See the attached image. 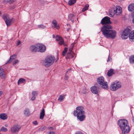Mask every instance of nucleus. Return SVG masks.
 <instances>
[{
    "label": "nucleus",
    "mask_w": 134,
    "mask_h": 134,
    "mask_svg": "<svg viewBox=\"0 0 134 134\" xmlns=\"http://www.w3.org/2000/svg\"><path fill=\"white\" fill-rule=\"evenodd\" d=\"M75 134H84L83 133L79 131L76 132Z\"/></svg>",
    "instance_id": "43"
},
{
    "label": "nucleus",
    "mask_w": 134,
    "mask_h": 134,
    "mask_svg": "<svg viewBox=\"0 0 134 134\" xmlns=\"http://www.w3.org/2000/svg\"><path fill=\"white\" fill-rule=\"evenodd\" d=\"M45 110L44 109H43L41 111L40 115V119H43L45 115Z\"/></svg>",
    "instance_id": "17"
},
{
    "label": "nucleus",
    "mask_w": 134,
    "mask_h": 134,
    "mask_svg": "<svg viewBox=\"0 0 134 134\" xmlns=\"http://www.w3.org/2000/svg\"><path fill=\"white\" fill-rule=\"evenodd\" d=\"M67 25L69 26V27L67 28L66 30L68 32L69 31V30H70V29L71 28V26L69 24H67Z\"/></svg>",
    "instance_id": "37"
},
{
    "label": "nucleus",
    "mask_w": 134,
    "mask_h": 134,
    "mask_svg": "<svg viewBox=\"0 0 134 134\" xmlns=\"http://www.w3.org/2000/svg\"><path fill=\"white\" fill-rule=\"evenodd\" d=\"M87 10V9H86L85 7H84L83 8L82 10V12H84L85 11Z\"/></svg>",
    "instance_id": "49"
},
{
    "label": "nucleus",
    "mask_w": 134,
    "mask_h": 134,
    "mask_svg": "<svg viewBox=\"0 0 134 134\" xmlns=\"http://www.w3.org/2000/svg\"><path fill=\"white\" fill-rule=\"evenodd\" d=\"M67 48L66 47H65L64 48V50L63 51L62 53V55L63 56H64L65 54L66 53L67 51Z\"/></svg>",
    "instance_id": "34"
},
{
    "label": "nucleus",
    "mask_w": 134,
    "mask_h": 134,
    "mask_svg": "<svg viewBox=\"0 0 134 134\" xmlns=\"http://www.w3.org/2000/svg\"><path fill=\"white\" fill-rule=\"evenodd\" d=\"M72 49L70 48V49L69 50V52H72Z\"/></svg>",
    "instance_id": "53"
},
{
    "label": "nucleus",
    "mask_w": 134,
    "mask_h": 134,
    "mask_svg": "<svg viewBox=\"0 0 134 134\" xmlns=\"http://www.w3.org/2000/svg\"><path fill=\"white\" fill-rule=\"evenodd\" d=\"M66 77L67 76H66L65 77V79H66V80H67V78H66Z\"/></svg>",
    "instance_id": "57"
},
{
    "label": "nucleus",
    "mask_w": 134,
    "mask_h": 134,
    "mask_svg": "<svg viewBox=\"0 0 134 134\" xmlns=\"http://www.w3.org/2000/svg\"><path fill=\"white\" fill-rule=\"evenodd\" d=\"M131 30L130 29L127 28L125 29L123 31V33H124V34L127 35V36H129V34Z\"/></svg>",
    "instance_id": "20"
},
{
    "label": "nucleus",
    "mask_w": 134,
    "mask_h": 134,
    "mask_svg": "<svg viewBox=\"0 0 134 134\" xmlns=\"http://www.w3.org/2000/svg\"><path fill=\"white\" fill-rule=\"evenodd\" d=\"M5 126L6 127H7L8 126V125L7 124H5Z\"/></svg>",
    "instance_id": "56"
},
{
    "label": "nucleus",
    "mask_w": 134,
    "mask_h": 134,
    "mask_svg": "<svg viewBox=\"0 0 134 134\" xmlns=\"http://www.w3.org/2000/svg\"><path fill=\"white\" fill-rule=\"evenodd\" d=\"M91 90L93 94H97L98 93L97 87L95 86L91 87Z\"/></svg>",
    "instance_id": "15"
},
{
    "label": "nucleus",
    "mask_w": 134,
    "mask_h": 134,
    "mask_svg": "<svg viewBox=\"0 0 134 134\" xmlns=\"http://www.w3.org/2000/svg\"><path fill=\"white\" fill-rule=\"evenodd\" d=\"M97 81L98 83L101 85L103 88L106 90L108 89V82L104 81V78L103 77H99L97 79Z\"/></svg>",
    "instance_id": "5"
},
{
    "label": "nucleus",
    "mask_w": 134,
    "mask_h": 134,
    "mask_svg": "<svg viewBox=\"0 0 134 134\" xmlns=\"http://www.w3.org/2000/svg\"><path fill=\"white\" fill-rule=\"evenodd\" d=\"M130 62L132 63H134V55L131 56L129 58Z\"/></svg>",
    "instance_id": "32"
},
{
    "label": "nucleus",
    "mask_w": 134,
    "mask_h": 134,
    "mask_svg": "<svg viewBox=\"0 0 134 134\" xmlns=\"http://www.w3.org/2000/svg\"><path fill=\"white\" fill-rule=\"evenodd\" d=\"M117 87V82H113L111 85L110 88L112 91H115L116 90Z\"/></svg>",
    "instance_id": "12"
},
{
    "label": "nucleus",
    "mask_w": 134,
    "mask_h": 134,
    "mask_svg": "<svg viewBox=\"0 0 134 134\" xmlns=\"http://www.w3.org/2000/svg\"><path fill=\"white\" fill-rule=\"evenodd\" d=\"M129 37L130 39H134V30L130 32L129 35Z\"/></svg>",
    "instance_id": "19"
},
{
    "label": "nucleus",
    "mask_w": 134,
    "mask_h": 134,
    "mask_svg": "<svg viewBox=\"0 0 134 134\" xmlns=\"http://www.w3.org/2000/svg\"><path fill=\"white\" fill-rule=\"evenodd\" d=\"M1 130L4 132H6L8 130L6 128L4 127H2L1 129Z\"/></svg>",
    "instance_id": "35"
},
{
    "label": "nucleus",
    "mask_w": 134,
    "mask_h": 134,
    "mask_svg": "<svg viewBox=\"0 0 134 134\" xmlns=\"http://www.w3.org/2000/svg\"><path fill=\"white\" fill-rule=\"evenodd\" d=\"M119 82H118V88H121V85L120 83H118Z\"/></svg>",
    "instance_id": "42"
},
{
    "label": "nucleus",
    "mask_w": 134,
    "mask_h": 134,
    "mask_svg": "<svg viewBox=\"0 0 134 134\" xmlns=\"http://www.w3.org/2000/svg\"><path fill=\"white\" fill-rule=\"evenodd\" d=\"M52 23L53 24L52 26L56 28L57 29H58L59 28V26L57 22L55 20H53L52 21Z\"/></svg>",
    "instance_id": "13"
},
{
    "label": "nucleus",
    "mask_w": 134,
    "mask_h": 134,
    "mask_svg": "<svg viewBox=\"0 0 134 134\" xmlns=\"http://www.w3.org/2000/svg\"><path fill=\"white\" fill-rule=\"evenodd\" d=\"M114 73V71L112 69L109 70L107 72V75L109 76H111Z\"/></svg>",
    "instance_id": "25"
},
{
    "label": "nucleus",
    "mask_w": 134,
    "mask_h": 134,
    "mask_svg": "<svg viewBox=\"0 0 134 134\" xmlns=\"http://www.w3.org/2000/svg\"><path fill=\"white\" fill-rule=\"evenodd\" d=\"M0 118L4 120L7 118V115L5 113H2L0 115Z\"/></svg>",
    "instance_id": "21"
},
{
    "label": "nucleus",
    "mask_w": 134,
    "mask_h": 134,
    "mask_svg": "<svg viewBox=\"0 0 134 134\" xmlns=\"http://www.w3.org/2000/svg\"><path fill=\"white\" fill-rule=\"evenodd\" d=\"M3 18L5 21V23L7 26H9L13 22V19L10 18L9 15L7 14H4L3 16Z\"/></svg>",
    "instance_id": "6"
},
{
    "label": "nucleus",
    "mask_w": 134,
    "mask_h": 134,
    "mask_svg": "<svg viewBox=\"0 0 134 134\" xmlns=\"http://www.w3.org/2000/svg\"><path fill=\"white\" fill-rule=\"evenodd\" d=\"M0 76L2 78H4L5 77V73L3 69L0 67Z\"/></svg>",
    "instance_id": "14"
},
{
    "label": "nucleus",
    "mask_w": 134,
    "mask_h": 134,
    "mask_svg": "<svg viewBox=\"0 0 134 134\" xmlns=\"http://www.w3.org/2000/svg\"><path fill=\"white\" fill-rule=\"evenodd\" d=\"M37 27H38V28L42 29H44L46 27V26H44V25L43 24L38 25L37 26Z\"/></svg>",
    "instance_id": "33"
},
{
    "label": "nucleus",
    "mask_w": 134,
    "mask_h": 134,
    "mask_svg": "<svg viewBox=\"0 0 134 134\" xmlns=\"http://www.w3.org/2000/svg\"><path fill=\"white\" fill-rule=\"evenodd\" d=\"M14 8V7H12V9H13Z\"/></svg>",
    "instance_id": "61"
},
{
    "label": "nucleus",
    "mask_w": 134,
    "mask_h": 134,
    "mask_svg": "<svg viewBox=\"0 0 134 134\" xmlns=\"http://www.w3.org/2000/svg\"><path fill=\"white\" fill-rule=\"evenodd\" d=\"M35 96H32V97L31 99V100L32 101L34 100L35 99Z\"/></svg>",
    "instance_id": "40"
},
{
    "label": "nucleus",
    "mask_w": 134,
    "mask_h": 134,
    "mask_svg": "<svg viewBox=\"0 0 134 134\" xmlns=\"http://www.w3.org/2000/svg\"><path fill=\"white\" fill-rule=\"evenodd\" d=\"M18 62H19L18 60H16L13 62V64H15L16 63H18Z\"/></svg>",
    "instance_id": "41"
},
{
    "label": "nucleus",
    "mask_w": 134,
    "mask_h": 134,
    "mask_svg": "<svg viewBox=\"0 0 134 134\" xmlns=\"http://www.w3.org/2000/svg\"><path fill=\"white\" fill-rule=\"evenodd\" d=\"M76 109L74 111V116H76L77 119L80 121H83L86 117L85 112L83 110V107L82 106L77 107L76 108Z\"/></svg>",
    "instance_id": "2"
},
{
    "label": "nucleus",
    "mask_w": 134,
    "mask_h": 134,
    "mask_svg": "<svg viewBox=\"0 0 134 134\" xmlns=\"http://www.w3.org/2000/svg\"><path fill=\"white\" fill-rule=\"evenodd\" d=\"M133 134H134V133H133Z\"/></svg>",
    "instance_id": "62"
},
{
    "label": "nucleus",
    "mask_w": 134,
    "mask_h": 134,
    "mask_svg": "<svg viewBox=\"0 0 134 134\" xmlns=\"http://www.w3.org/2000/svg\"><path fill=\"white\" fill-rule=\"evenodd\" d=\"M74 43H72L71 45L70 48H71L72 49L74 47Z\"/></svg>",
    "instance_id": "45"
},
{
    "label": "nucleus",
    "mask_w": 134,
    "mask_h": 134,
    "mask_svg": "<svg viewBox=\"0 0 134 134\" xmlns=\"http://www.w3.org/2000/svg\"><path fill=\"white\" fill-rule=\"evenodd\" d=\"M122 12V8L118 6V15L121 14Z\"/></svg>",
    "instance_id": "29"
},
{
    "label": "nucleus",
    "mask_w": 134,
    "mask_h": 134,
    "mask_svg": "<svg viewBox=\"0 0 134 134\" xmlns=\"http://www.w3.org/2000/svg\"><path fill=\"white\" fill-rule=\"evenodd\" d=\"M32 96H34L35 97L37 95V92L36 91H33L32 92Z\"/></svg>",
    "instance_id": "36"
},
{
    "label": "nucleus",
    "mask_w": 134,
    "mask_h": 134,
    "mask_svg": "<svg viewBox=\"0 0 134 134\" xmlns=\"http://www.w3.org/2000/svg\"><path fill=\"white\" fill-rule=\"evenodd\" d=\"M128 9L130 11H132L134 10V4H131L129 5Z\"/></svg>",
    "instance_id": "22"
},
{
    "label": "nucleus",
    "mask_w": 134,
    "mask_h": 134,
    "mask_svg": "<svg viewBox=\"0 0 134 134\" xmlns=\"http://www.w3.org/2000/svg\"><path fill=\"white\" fill-rule=\"evenodd\" d=\"M117 7L116 6V8L110 9L108 13V15L110 17H113L117 13Z\"/></svg>",
    "instance_id": "9"
},
{
    "label": "nucleus",
    "mask_w": 134,
    "mask_h": 134,
    "mask_svg": "<svg viewBox=\"0 0 134 134\" xmlns=\"http://www.w3.org/2000/svg\"><path fill=\"white\" fill-rule=\"evenodd\" d=\"M15 0H8V2L9 3L11 4L15 1Z\"/></svg>",
    "instance_id": "39"
},
{
    "label": "nucleus",
    "mask_w": 134,
    "mask_h": 134,
    "mask_svg": "<svg viewBox=\"0 0 134 134\" xmlns=\"http://www.w3.org/2000/svg\"><path fill=\"white\" fill-rule=\"evenodd\" d=\"M56 40L58 41H59V44L60 45H61L63 44L65 46H66V44L64 43L63 40L62 38V37L60 36H59L58 35H57L55 37Z\"/></svg>",
    "instance_id": "11"
},
{
    "label": "nucleus",
    "mask_w": 134,
    "mask_h": 134,
    "mask_svg": "<svg viewBox=\"0 0 134 134\" xmlns=\"http://www.w3.org/2000/svg\"><path fill=\"white\" fill-rule=\"evenodd\" d=\"M20 43H21L20 41H18V42H17V46L19 44H20Z\"/></svg>",
    "instance_id": "51"
},
{
    "label": "nucleus",
    "mask_w": 134,
    "mask_h": 134,
    "mask_svg": "<svg viewBox=\"0 0 134 134\" xmlns=\"http://www.w3.org/2000/svg\"><path fill=\"white\" fill-rule=\"evenodd\" d=\"M30 112L29 110L28 109H26L24 111V114L26 116H28L30 115Z\"/></svg>",
    "instance_id": "26"
},
{
    "label": "nucleus",
    "mask_w": 134,
    "mask_h": 134,
    "mask_svg": "<svg viewBox=\"0 0 134 134\" xmlns=\"http://www.w3.org/2000/svg\"><path fill=\"white\" fill-rule=\"evenodd\" d=\"M68 59L69 58H72L73 57V55L70 52H68L67 53Z\"/></svg>",
    "instance_id": "31"
},
{
    "label": "nucleus",
    "mask_w": 134,
    "mask_h": 134,
    "mask_svg": "<svg viewBox=\"0 0 134 134\" xmlns=\"http://www.w3.org/2000/svg\"><path fill=\"white\" fill-rule=\"evenodd\" d=\"M16 58V55H13L12 56H11L10 57V59L7 62L6 64H7L8 63H10L12 61V60H14Z\"/></svg>",
    "instance_id": "18"
},
{
    "label": "nucleus",
    "mask_w": 134,
    "mask_h": 134,
    "mask_svg": "<svg viewBox=\"0 0 134 134\" xmlns=\"http://www.w3.org/2000/svg\"><path fill=\"white\" fill-rule=\"evenodd\" d=\"M2 92L1 91H0V96L2 94Z\"/></svg>",
    "instance_id": "54"
},
{
    "label": "nucleus",
    "mask_w": 134,
    "mask_h": 134,
    "mask_svg": "<svg viewBox=\"0 0 134 134\" xmlns=\"http://www.w3.org/2000/svg\"><path fill=\"white\" fill-rule=\"evenodd\" d=\"M21 128V126L18 125H14L11 128V131L12 133L17 132Z\"/></svg>",
    "instance_id": "10"
},
{
    "label": "nucleus",
    "mask_w": 134,
    "mask_h": 134,
    "mask_svg": "<svg viewBox=\"0 0 134 134\" xmlns=\"http://www.w3.org/2000/svg\"><path fill=\"white\" fill-rule=\"evenodd\" d=\"M1 11H0V15H1Z\"/></svg>",
    "instance_id": "59"
},
{
    "label": "nucleus",
    "mask_w": 134,
    "mask_h": 134,
    "mask_svg": "<svg viewBox=\"0 0 134 134\" xmlns=\"http://www.w3.org/2000/svg\"><path fill=\"white\" fill-rule=\"evenodd\" d=\"M55 132L53 131H50L49 132V134H54Z\"/></svg>",
    "instance_id": "50"
},
{
    "label": "nucleus",
    "mask_w": 134,
    "mask_h": 134,
    "mask_svg": "<svg viewBox=\"0 0 134 134\" xmlns=\"http://www.w3.org/2000/svg\"><path fill=\"white\" fill-rule=\"evenodd\" d=\"M30 51L32 52H35L38 51L37 44L35 46H32L30 48Z\"/></svg>",
    "instance_id": "16"
},
{
    "label": "nucleus",
    "mask_w": 134,
    "mask_h": 134,
    "mask_svg": "<svg viewBox=\"0 0 134 134\" xmlns=\"http://www.w3.org/2000/svg\"><path fill=\"white\" fill-rule=\"evenodd\" d=\"M25 81V79L23 78H20L18 80V85L19 84V83H23Z\"/></svg>",
    "instance_id": "28"
},
{
    "label": "nucleus",
    "mask_w": 134,
    "mask_h": 134,
    "mask_svg": "<svg viewBox=\"0 0 134 134\" xmlns=\"http://www.w3.org/2000/svg\"><path fill=\"white\" fill-rule=\"evenodd\" d=\"M74 15L72 14H70L68 16L69 19L70 20L72 23L74 22Z\"/></svg>",
    "instance_id": "24"
},
{
    "label": "nucleus",
    "mask_w": 134,
    "mask_h": 134,
    "mask_svg": "<svg viewBox=\"0 0 134 134\" xmlns=\"http://www.w3.org/2000/svg\"><path fill=\"white\" fill-rule=\"evenodd\" d=\"M132 15L133 17V19L132 20V22L133 23H134V12L132 13Z\"/></svg>",
    "instance_id": "47"
},
{
    "label": "nucleus",
    "mask_w": 134,
    "mask_h": 134,
    "mask_svg": "<svg viewBox=\"0 0 134 134\" xmlns=\"http://www.w3.org/2000/svg\"><path fill=\"white\" fill-rule=\"evenodd\" d=\"M69 70V69H68V70H67V71L66 72H68Z\"/></svg>",
    "instance_id": "58"
},
{
    "label": "nucleus",
    "mask_w": 134,
    "mask_h": 134,
    "mask_svg": "<svg viewBox=\"0 0 134 134\" xmlns=\"http://www.w3.org/2000/svg\"><path fill=\"white\" fill-rule=\"evenodd\" d=\"M53 37H54V35H53Z\"/></svg>",
    "instance_id": "60"
},
{
    "label": "nucleus",
    "mask_w": 134,
    "mask_h": 134,
    "mask_svg": "<svg viewBox=\"0 0 134 134\" xmlns=\"http://www.w3.org/2000/svg\"><path fill=\"white\" fill-rule=\"evenodd\" d=\"M112 26L109 25H106L102 27L101 29V31L106 38L114 39L116 34V31L111 30Z\"/></svg>",
    "instance_id": "1"
},
{
    "label": "nucleus",
    "mask_w": 134,
    "mask_h": 134,
    "mask_svg": "<svg viewBox=\"0 0 134 134\" xmlns=\"http://www.w3.org/2000/svg\"><path fill=\"white\" fill-rule=\"evenodd\" d=\"M89 6V5L88 4H86L85 6V7L86 9H88V7Z\"/></svg>",
    "instance_id": "46"
},
{
    "label": "nucleus",
    "mask_w": 134,
    "mask_h": 134,
    "mask_svg": "<svg viewBox=\"0 0 134 134\" xmlns=\"http://www.w3.org/2000/svg\"><path fill=\"white\" fill-rule=\"evenodd\" d=\"M122 131V134H126V133H128L129 132H126L125 131Z\"/></svg>",
    "instance_id": "48"
},
{
    "label": "nucleus",
    "mask_w": 134,
    "mask_h": 134,
    "mask_svg": "<svg viewBox=\"0 0 134 134\" xmlns=\"http://www.w3.org/2000/svg\"><path fill=\"white\" fill-rule=\"evenodd\" d=\"M33 123L34 124L36 125L37 124V121H35L33 122Z\"/></svg>",
    "instance_id": "44"
},
{
    "label": "nucleus",
    "mask_w": 134,
    "mask_h": 134,
    "mask_svg": "<svg viewBox=\"0 0 134 134\" xmlns=\"http://www.w3.org/2000/svg\"><path fill=\"white\" fill-rule=\"evenodd\" d=\"M101 23L102 25L110 24L111 22L110 21V18L108 16H106L102 19Z\"/></svg>",
    "instance_id": "7"
},
{
    "label": "nucleus",
    "mask_w": 134,
    "mask_h": 134,
    "mask_svg": "<svg viewBox=\"0 0 134 134\" xmlns=\"http://www.w3.org/2000/svg\"><path fill=\"white\" fill-rule=\"evenodd\" d=\"M132 120L133 122H134V117L132 118Z\"/></svg>",
    "instance_id": "55"
},
{
    "label": "nucleus",
    "mask_w": 134,
    "mask_h": 134,
    "mask_svg": "<svg viewBox=\"0 0 134 134\" xmlns=\"http://www.w3.org/2000/svg\"><path fill=\"white\" fill-rule=\"evenodd\" d=\"M64 96H63L60 95L58 98V100L60 102H62L64 98Z\"/></svg>",
    "instance_id": "30"
},
{
    "label": "nucleus",
    "mask_w": 134,
    "mask_h": 134,
    "mask_svg": "<svg viewBox=\"0 0 134 134\" xmlns=\"http://www.w3.org/2000/svg\"><path fill=\"white\" fill-rule=\"evenodd\" d=\"M129 36H127V35L125 34L124 33H122L121 36V38L123 39H127Z\"/></svg>",
    "instance_id": "27"
},
{
    "label": "nucleus",
    "mask_w": 134,
    "mask_h": 134,
    "mask_svg": "<svg viewBox=\"0 0 134 134\" xmlns=\"http://www.w3.org/2000/svg\"><path fill=\"white\" fill-rule=\"evenodd\" d=\"M38 51L41 52H44L46 50V47L43 44H37Z\"/></svg>",
    "instance_id": "8"
},
{
    "label": "nucleus",
    "mask_w": 134,
    "mask_h": 134,
    "mask_svg": "<svg viewBox=\"0 0 134 134\" xmlns=\"http://www.w3.org/2000/svg\"><path fill=\"white\" fill-rule=\"evenodd\" d=\"M111 61H112V58H111V57H110L109 55V57H108V59L107 60V62H111Z\"/></svg>",
    "instance_id": "38"
},
{
    "label": "nucleus",
    "mask_w": 134,
    "mask_h": 134,
    "mask_svg": "<svg viewBox=\"0 0 134 134\" xmlns=\"http://www.w3.org/2000/svg\"><path fill=\"white\" fill-rule=\"evenodd\" d=\"M118 124L122 131L129 132L130 129L127 120L125 119H120L118 121Z\"/></svg>",
    "instance_id": "3"
},
{
    "label": "nucleus",
    "mask_w": 134,
    "mask_h": 134,
    "mask_svg": "<svg viewBox=\"0 0 134 134\" xmlns=\"http://www.w3.org/2000/svg\"><path fill=\"white\" fill-rule=\"evenodd\" d=\"M76 0H69L68 4L69 5H72L75 4L76 2Z\"/></svg>",
    "instance_id": "23"
},
{
    "label": "nucleus",
    "mask_w": 134,
    "mask_h": 134,
    "mask_svg": "<svg viewBox=\"0 0 134 134\" xmlns=\"http://www.w3.org/2000/svg\"><path fill=\"white\" fill-rule=\"evenodd\" d=\"M49 129L50 130H53V128L52 127H50L49 128Z\"/></svg>",
    "instance_id": "52"
},
{
    "label": "nucleus",
    "mask_w": 134,
    "mask_h": 134,
    "mask_svg": "<svg viewBox=\"0 0 134 134\" xmlns=\"http://www.w3.org/2000/svg\"><path fill=\"white\" fill-rule=\"evenodd\" d=\"M55 60V58L54 56H48L46 57L44 60V65L46 67H49L53 64Z\"/></svg>",
    "instance_id": "4"
}]
</instances>
